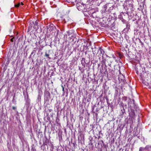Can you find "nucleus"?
<instances>
[{
	"instance_id": "obj_1",
	"label": "nucleus",
	"mask_w": 151,
	"mask_h": 151,
	"mask_svg": "<svg viewBox=\"0 0 151 151\" xmlns=\"http://www.w3.org/2000/svg\"><path fill=\"white\" fill-rule=\"evenodd\" d=\"M94 50H93L92 51L93 55H95V53H96V51H97V52H98L99 51H100L101 54L102 55V56H105L104 55V51L103 50V49H102L101 47H99V48L98 50H97V48L96 47H94Z\"/></svg>"
},
{
	"instance_id": "obj_2",
	"label": "nucleus",
	"mask_w": 151,
	"mask_h": 151,
	"mask_svg": "<svg viewBox=\"0 0 151 151\" xmlns=\"http://www.w3.org/2000/svg\"><path fill=\"white\" fill-rule=\"evenodd\" d=\"M107 62L106 63L108 65H109L110 67H111V63L114 61V58H111L110 57H107V58L106 59Z\"/></svg>"
},
{
	"instance_id": "obj_3",
	"label": "nucleus",
	"mask_w": 151,
	"mask_h": 151,
	"mask_svg": "<svg viewBox=\"0 0 151 151\" xmlns=\"http://www.w3.org/2000/svg\"><path fill=\"white\" fill-rule=\"evenodd\" d=\"M129 116L131 119H134L135 116V113H134V110L131 109L129 113Z\"/></svg>"
},
{
	"instance_id": "obj_4",
	"label": "nucleus",
	"mask_w": 151,
	"mask_h": 151,
	"mask_svg": "<svg viewBox=\"0 0 151 151\" xmlns=\"http://www.w3.org/2000/svg\"><path fill=\"white\" fill-rule=\"evenodd\" d=\"M105 55L106 56V57L104 56H102V60L101 61L102 65H105V63H106L107 62L106 59L107 58V57H109L106 55Z\"/></svg>"
},
{
	"instance_id": "obj_5",
	"label": "nucleus",
	"mask_w": 151,
	"mask_h": 151,
	"mask_svg": "<svg viewBox=\"0 0 151 151\" xmlns=\"http://www.w3.org/2000/svg\"><path fill=\"white\" fill-rule=\"evenodd\" d=\"M123 15H124V13L123 12H121L120 14L118 16V18L120 19L123 22H124L125 20L123 17Z\"/></svg>"
},
{
	"instance_id": "obj_6",
	"label": "nucleus",
	"mask_w": 151,
	"mask_h": 151,
	"mask_svg": "<svg viewBox=\"0 0 151 151\" xmlns=\"http://www.w3.org/2000/svg\"><path fill=\"white\" fill-rule=\"evenodd\" d=\"M137 73L138 74V73H141L143 71V68L141 67V66L139 65L138 67H137Z\"/></svg>"
},
{
	"instance_id": "obj_7",
	"label": "nucleus",
	"mask_w": 151,
	"mask_h": 151,
	"mask_svg": "<svg viewBox=\"0 0 151 151\" xmlns=\"http://www.w3.org/2000/svg\"><path fill=\"white\" fill-rule=\"evenodd\" d=\"M70 18L67 15L63 17V20L65 22V23H66L70 20Z\"/></svg>"
},
{
	"instance_id": "obj_8",
	"label": "nucleus",
	"mask_w": 151,
	"mask_h": 151,
	"mask_svg": "<svg viewBox=\"0 0 151 151\" xmlns=\"http://www.w3.org/2000/svg\"><path fill=\"white\" fill-rule=\"evenodd\" d=\"M49 142V140L47 138H46L45 141L43 142V144L42 145H42L45 146V145H47Z\"/></svg>"
},
{
	"instance_id": "obj_9",
	"label": "nucleus",
	"mask_w": 151,
	"mask_h": 151,
	"mask_svg": "<svg viewBox=\"0 0 151 151\" xmlns=\"http://www.w3.org/2000/svg\"><path fill=\"white\" fill-rule=\"evenodd\" d=\"M38 23L36 21L35 22V24H34V27L35 28V29H37L38 28Z\"/></svg>"
},
{
	"instance_id": "obj_10",
	"label": "nucleus",
	"mask_w": 151,
	"mask_h": 151,
	"mask_svg": "<svg viewBox=\"0 0 151 151\" xmlns=\"http://www.w3.org/2000/svg\"><path fill=\"white\" fill-rule=\"evenodd\" d=\"M121 111L122 113L124 114L125 112V109L124 108V107L123 106H121Z\"/></svg>"
},
{
	"instance_id": "obj_11",
	"label": "nucleus",
	"mask_w": 151,
	"mask_h": 151,
	"mask_svg": "<svg viewBox=\"0 0 151 151\" xmlns=\"http://www.w3.org/2000/svg\"><path fill=\"white\" fill-rule=\"evenodd\" d=\"M143 83H144L145 85H146L147 86H148L149 87V82H147L145 81H144L143 82Z\"/></svg>"
},
{
	"instance_id": "obj_12",
	"label": "nucleus",
	"mask_w": 151,
	"mask_h": 151,
	"mask_svg": "<svg viewBox=\"0 0 151 151\" xmlns=\"http://www.w3.org/2000/svg\"><path fill=\"white\" fill-rule=\"evenodd\" d=\"M126 28L124 29V30H125L126 29H127H127L129 28L130 27V25L129 24V23H127L126 24Z\"/></svg>"
},
{
	"instance_id": "obj_13",
	"label": "nucleus",
	"mask_w": 151,
	"mask_h": 151,
	"mask_svg": "<svg viewBox=\"0 0 151 151\" xmlns=\"http://www.w3.org/2000/svg\"><path fill=\"white\" fill-rule=\"evenodd\" d=\"M102 65V66H103V65H104V69H105V72H107V66L106 65V63H105V65Z\"/></svg>"
},
{
	"instance_id": "obj_14",
	"label": "nucleus",
	"mask_w": 151,
	"mask_h": 151,
	"mask_svg": "<svg viewBox=\"0 0 151 151\" xmlns=\"http://www.w3.org/2000/svg\"><path fill=\"white\" fill-rule=\"evenodd\" d=\"M20 3H19L18 4H15V7H18L20 5Z\"/></svg>"
},
{
	"instance_id": "obj_15",
	"label": "nucleus",
	"mask_w": 151,
	"mask_h": 151,
	"mask_svg": "<svg viewBox=\"0 0 151 151\" xmlns=\"http://www.w3.org/2000/svg\"><path fill=\"white\" fill-rule=\"evenodd\" d=\"M49 55L48 54H47L46 52H45V56L47 57L48 58H49V59L50 58V57H49Z\"/></svg>"
},
{
	"instance_id": "obj_16",
	"label": "nucleus",
	"mask_w": 151,
	"mask_h": 151,
	"mask_svg": "<svg viewBox=\"0 0 151 151\" xmlns=\"http://www.w3.org/2000/svg\"><path fill=\"white\" fill-rule=\"evenodd\" d=\"M144 150V149L142 147H140L139 148V151H142Z\"/></svg>"
},
{
	"instance_id": "obj_17",
	"label": "nucleus",
	"mask_w": 151,
	"mask_h": 151,
	"mask_svg": "<svg viewBox=\"0 0 151 151\" xmlns=\"http://www.w3.org/2000/svg\"><path fill=\"white\" fill-rule=\"evenodd\" d=\"M139 40V42L141 43V45H142V47H143L144 45L143 43L140 40V39Z\"/></svg>"
},
{
	"instance_id": "obj_18",
	"label": "nucleus",
	"mask_w": 151,
	"mask_h": 151,
	"mask_svg": "<svg viewBox=\"0 0 151 151\" xmlns=\"http://www.w3.org/2000/svg\"><path fill=\"white\" fill-rule=\"evenodd\" d=\"M149 147H150L149 145H147L145 147L144 149H148Z\"/></svg>"
},
{
	"instance_id": "obj_19",
	"label": "nucleus",
	"mask_w": 151,
	"mask_h": 151,
	"mask_svg": "<svg viewBox=\"0 0 151 151\" xmlns=\"http://www.w3.org/2000/svg\"><path fill=\"white\" fill-rule=\"evenodd\" d=\"M149 88L151 89V81H150V82H149Z\"/></svg>"
},
{
	"instance_id": "obj_20",
	"label": "nucleus",
	"mask_w": 151,
	"mask_h": 151,
	"mask_svg": "<svg viewBox=\"0 0 151 151\" xmlns=\"http://www.w3.org/2000/svg\"><path fill=\"white\" fill-rule=\"evenodd\" d=\"M61 87L62 88V90L63 92H64V93L65 92H64V88L63 86V85H62Z\"/></svg>"
},
{
	"instance_id": "obj_21",
	"label": "nucleus",
	"mask_w": 151,
	"mask_h": 151,
	"mask_svg": "<svg viewBox=\"0 0 151 151\" xmlns=\"http://www.w3.org/2000/svg\"><path fill=\"white\" fill-rule=\"evenodd\" d=\"M107 7V4H106L104 6V8L105 9V10H106V9Z\"/></svg>"
},
{
	"instance_id": "obj_22",
	"label": "nucleus",
	"mask_w": 151,
	"mask_h": 151,
	"mask_svg": "<svg viewBox=\"0 0 151 151\" xmlns=\"http://www.w3.org/2000/svg\"><path fill=\"white\" fill-rule=\"evenodd\" d=\"M92 113H95V112L94 111V108H93V107H92Z\"/></svg>"
},
{
	"instance_id": "obj_23",
	"label": "nucleus",
	"mask_w": 151,
	"mask_h": 151,
	"mask_svg": "<svg viewBox=\"0 0 151 151\" xmlns=\"http://www.w3.org/2000/svg\"><path fill=\"white\" fill-rule=\"evenodd\" d=\"M16 109H17V107H14V106L12 107V109L14 110H16Z\"/></svg>"
},
{
	"instance_id": "obj_24",
	"label": "nucleus",
	"mask_w": 151,
	"mask_h": 151,
	"mask_svg": "<svg viewBox=\"0 0 151 151\" xmlns=\"http://www.w3.org/2000/svg\"><path fill=\"white\" fill-rule=\"evenodd\" d=\"M81 61H82V63H83V61H84V62H85V59L84 58H82Z\"/></svg>"
},
{
	"instance_id": "obj_25",
	"label": "nucleus",
	"mask_w": 151,
	"mask_h": 151,
	"mask_svg": "<svg viewBox=\"0 0 151 151\" xmlns=\"http://www.w3.org/2000/svg\"><path fill=\"white\" fill-rule=\"evenodd\" d=\"M14 37H13V38H12V39H11V42H13V39H14Z\"/></svg>"
},
{
	"instance_id": "obj_26",
	"label": "nucleus",
	"mask_w": 151,
	"mask_h": 151,
	"mask_svg": "<svg viewBox=\"0 0 151 151\" xmlns=\"http://www.w3.org/2000/svg\"><path fill=\"white\" fill-rule=\"evenodd\" d=\"M32 27V26H29L28 28V29H29L31 28Z\"/></svg>"
},
{
	"instance_id": "obj_27",
	"label": "nucleus",
	"mask_w": 151,
	"mask_h": 151,
	"mask_svg": "<svg viewBox=\"0 0 151 151\" xmlns=\"http://www.w3.org/2000/svg\"><path fill=\"white\" fill-rule=\"evenodd\" d=\"M101 143H102L103 144H104V142H103V140H101Z\"/></svg>"
},
{
	"instance_id": "obj_28",
	"label": "nucleus",
	"mask_w": 151,
	"mask_h": 151,
	"mask_svg": "<svg viewBox=\"0 0 151 151\" xmlns=\"http://www.w3.org/2000/svg\"><path fill=\"white\" fill-rule=\"evenodd\" d=\"M80 4L81 5H82V6H83V7H84V4H82V3H81Z\"/></svg>"
},
{
	"instance_id": "obj_29",
	"label": "nucleus",
	"mask_w": 151,
	"mask_h": 151,
	"mask_svg": "<svg viewBox=\"0 0 151 151\" xmlns=\"http://www.w3.org/2000/svg\"><path fill=\"white\" fill-rule=\"evenodd\" d=\"M79 5V4H77V6H78V7H79V6H78V5ZM78 9H80V8L79 7H78Z\"/></svg>"
},
{
	"instance_id": "obj_30",
	"label": "nucleus",
	"mask_w": 151,
	"mask_h": 151,
	"mask_svg": "<svg viewBox=\"0 0 151 151\" xmlns=\"http://www.w3.org/2000/svg\"><path fill=\"white\" fill-rule=\"evenodd\" d=\"M99 111V110L98 109V108L97 109H96V112H98Z\"/></svg>"
},
{
	"instance_id": "obj_31",
	"label": "nucleus",
	"mask_w": 151,
	"mask_h": 151,
	"mask_svg": "<svg viewBox=\"0 0 151 151\" xmlns=\"http://www.w3.org/2000/svg\"><path fill=\"white\" fill-rule=\"evenodd\" d=\"M100 136H98V139H99V138H100Z\"/></svg>"
},
{
	"instance_id": "obj_32",
	"label": "nucleus",
	"mask_w": 151,
	"mask_h": 151,
	"mask_svg": "<svg viewBox=\"0 0 151 151\" xmlns=\"http://www.w3.org/2000/svg\"><path fill=\"white\" fill-rule=\"evenodd\" d=\"M95 106H96L95 105H94L93 106V108H94Z\"/></svg>"
},
{
	"instance_id": "obj_33",
	"label": "nucleus",
	"mask_w": 151,
	"mask_h": 151,
	"mask_svg": "<svg viewBox=\"0 0 151 151\" xmlns=\"http://www.w3.org/2000/svg\"><path fill=\"white\" fill-rule=\"evenodd\" d=\"M21 5H23V4L22 2H21Z\"/></svg>"
},
{
	"instance_id": "obj_34",
	"label": "nucleus",
	"mask_w": 151,
	"mask_h": 151,
	"mask_svg": "<svg viewBox=\"0 0 151 151\" xmlns=\"http://www.w3.org/2000/svg\"><path fill=\"white\" fill-rule=\"evenodd\" d=\"M91 58V56H89V58Z\"/></svg>"
},
{
	"instance_id": "obj_35",
	"label": "nucleus",
	"mask_w": 151,
	"mask_h": 151,
	"mask_svg": "<svg viewBox=\"0 0 151 151\" xmlns=\"http://www.w3.org/2000/svg\"><path fill=\"white\" fill-rule=\"evenodd\" d=\"M100 66V64H98V66L99 67Z\"/></svg>"
},
{
	"instance_id": "obj_36",
	"label": "nucleus",
	"mask_w": 151,
	"mask_h": 151,
	"mask_svg": "<svg viewBox=\"0 0 151 151\" xmlns=\"http://www.w3.org/2000/svg\"><path fill=\"white\" fill-rule=\"evenodd\" d=\"M128 105H129V103H128Z\"/></svg>"
},
{
	"instance_id": "obj_37",
	"label": "nucleus",
	"mask_w": 151,
	"mask_h": 151,
	"mask_svg": "<svg viewBox=\"0 0 151 151\" xmlns=\"http://www.w3.org/2000/svg\"><path fill=\"white\" fill-rule=\"evenodd\" d=\"M96 115H97V114H97V113H96Z\"/></svg>"
},
{
	"instance_id": "obj_38",
	"label": "nucleus",
	"mask_w": 151,
	"mask_h": 151,
	"mask_svg": "<svg viewBox=\"0 0 151 151\" xmlns=\"http://www.w3.org/2000/svg\"><path fill=\"white\" fill-rule=\"evenodd\" d=\"M19 40H20V38H19V39H18L19 41Z\"/></svg>"
},
{
	"instance_id": "obj_39",
	"label": "nucleus",
	"mask_w": 151,
	"mask_h": 151,
	"mask_svg": "<svg viewBox=\"0 0 151 151\" xmlns=\"http://www.w3.org/2000/svg\"><path fill=\"white\" fill-rule=\"evenodd\" d=\"M122 149V148L120 149L119 150H120Z\"/></svg>"
},
{
	"instance_id": "obj_40",
	"label": "nucleus",
	"mask_w": 151,
	"mask_h": 151,
	"mask_svg": "<svg viewBox=\"0 0 151 151\" xmlns=\"http://www.w3.org/2000/svg\"><path fill=\"white\" fill-rule=\"evenodd\" d=\"M124 16H125V15H123V18Z\"/></svg>"
},
{
	"instance_id": "obj_41",
	"label": "nucleus",
	"mask_w": 151,
	"mask_h": 151,
	"mask_svg": "<svg viewBox=\"0 0 151 151\" xmlns=\"http://www.w3.org/2000/svg\"><path fill=\"white\" fill-rule=\"evenodd\" d=\"M133 101L134 102V100H133Z\"/></svg>"
},
{
	"instance_id": "obj_42",
	"label": "nucleus",
	"mask_w": 151,
	"mask_h": 151,
	"mask_svg": "<svg viewBox=\"0 0 151 151\" xmlns=\"http://www.w3.org/2000/svg\"><path fill=\"white\" fill-rule=\"evenodd\" d=\"M85 54H86V52H85Z\"/></svg>"
},
{
	"instance_id": "obj_43",
	"label": "nucleus",
	"mask_w": 151,
	"mask_h": 151,
	"mask_svg": "<svg viewBox=\"0 0 151 151\" xmlns=\"http://www.w3.org/2000/svg\"><path fill=\"white\" fill-rule=\"evenodd\" d=\"M98 56H99V55H98ZM99 58L100 59V57H99Z\"/></svg>"
},
{
	"instance_id": "obj_44",
	"label": "nucleus",
	"mask_w": 151,
	"mask_h": 151,
	"mask_svg": "<svg viewBox=\"0 0 151 151\" xmlns=\"http://www.w3.org/2000/svg\"><path fill=\"white\" fill-rule=\"evenodd\" d=\"M122 151H123V150H122Z\"/></svg>"
}]
</instances>
